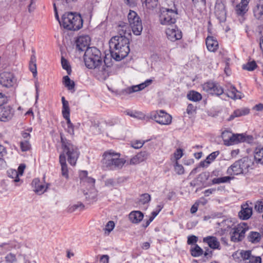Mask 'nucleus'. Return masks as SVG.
<instances>
[{"instance_id":"f257e3e1","label":"nucleus","mask_w":263,"mask_h":263,"mask_svg":"<svg viewBox=\"0 0 263 263\" xmlns=\"http://www.w3.org/2000/svg\"><path fill=\"white\" fill-rule=\"evenodd\" d=\"M100 51L95 47L87 48L85 52L84 60L86 66L89 69H94L96 73L102 78L108 76V68L106 60L102 61Z\"/></svg>"},{"instance_id":"f03ea898","label":"nucleus","mask_w":263,"mask_h":263,"mask_svg":"<svg viewBox=\"0 0 263 263\" xmlns=\"http://www.w3.org/2000/svg\"><path fill=\"white\" fill-rule=\"evenodd\" d=\"M127 18L128 24L124 22H120L117 27L118 36H126V34L130 35L131 30L135 35H140L143 30L141 19L134 11L130 10Z\"/></svg>"},{"instance_id":"7ed1b4c3","label":"nucleus","mask_w":263,"mask_h":263,"mask_svg":"<svg viewBox=\"0 0 263 263\" xmlns=\"http://www.w3.org/2000/svg\"><path fill=\"white\" fill-rule=\"evenodd\" d=\"M129 39L126 36L116 35L109 42V50L111 57L117 61L125 58L129 53Z\"/></svg>"},{"instance_id":"20e7f679","label":"nucleus","mask_w":263,"mask_h":263,"mask_svg":"<svg viewBox=\"0 0 263 263\" xmlns=\"http://www.w3.org/2000/svg\"><path fill=\"white\" fill-rule=\"evenodd\" d=\"M60 138L62 152L60 156H64L65 159L67 157L68 163L72 166H75L80 155L78 147L62 133H60Z\"/></svg>"},{"instance_id":"39448f33","label":"nucleus","mask_w":263,"mask_h":263,"mask_svg":"<svg viewBox=\"0 0 263 263\" xmlns=\"http://www.w3.org/2000/svg\"><path fill=\"white\" fill-rule=\"evenodd\" d=\"M61 27L69 30H78L83 26V20L80 14L73 12L65 13L60 22Z\"/></svg>"},{"instance_id":"423d86ee","label":"nucleus","mask_w":263,"mask_h":263,"mask_svg":"<svg viewBox=\"0 0 263 263\" xmlns=\"http://www.w3.org/2000/svg\"><path fill=\"white\" fill-rule=\"evenodd\" d=\"M120 154L112 150L106 152L103 154L102 163L104 167L110 170L121 169L126 163V160L120 158Z\"/></svg>"},{"instance_id":"0eeeda50","label":"nucleus","mask_w":263,"mask_h":263,"mask_svg":"<svg viewBox=\"0 0 263 263\" xmlns=\"http://www.w3.org/2000/svg\"><path fill=\"white\" fill-rule=\"evenodd\" d=\"M178 15V9L172 2V6L168 8L162 7L160 10L159 21L161 25L171 26L175 24Z\"/></svg>"},{"instance_id":"6e6552de","label":"nucleus","mask_w":263,"mask_h":263,"mask_svg":"<svg viewBox=\"0 0 263 263\" xmlns=\"http://www.w3.org/2000/svg\"><path fill=\"white\" fill-rule=\"evenodd\" d=\"M253 163L248 157H243L236 161L227 171V174L229 175H238L246 174L249 168L252 166Z\"/></svg>"},{"instance_id":"1a4fd4ad","label":"nucleus","mask_w":263,"mask_h":263,"mask_svg":"<svg viewBox=\"0 0 263 263\" xmlns=\"http://www.w3.org/2000/svg\"><path fill=\"white\" fill-rule=\"evenodd\" d=\"M249 230L247 223L242 222L232 229L230 235L231 240L234 242H239L244 239L246 232Z\"/></svg>"},{"instance_id":"9d476101","label":"nucleus","mask_w":263,"mask_h":263,"mask_svg":"<svg viewBox=\"0 0 263 263\" xmlns=\"http://www.w3.org/2000/svg\"><path fill=\"white\" fill-rule=\"evenodd\" d=\"M221 137L224 145L229 146L242 142L246 141V137L243 134H233L229 130H224L221 134Z\"/></svg>"},{"instance_id":"9b49d317","label":"nucleus","mask_w":263,"mask_h":263,"mask_svg":"<svg viewBox=\"0 0 263 263\" xmlns=\"http://www.w3.org/2000/svg\"><path fill=\"white\" fill-rule=\"evenodd\" d=\"M150 118L161 125H169L172 122V116L163 110L151 112Z\"/></svg>"},{"instance_id":"f8f14e48","label":"nucleus","mask_w":263,"mask_h":263,"mask_svg":"<svg viewBox=\"0 0 263 263\" xmlns=\"http://www.w3.org/2000/svg\"><path fill=\"white\" fill-rule=\"evenodd\" d=\"M61 100L62 102V114L63 117L66 120V130L70 135L73 136L74 134V125L71 122L70 119V108L68 102L65 100L64 97H62Z\"/></svg>"},{"instance_id":"ddd939ff","label":"nucleus","mask_w":263,"mask_h":263,"mask_svg":"<svg viewBox=\"0 0 263 263\" xmlns=\"http://www.w3.org/2000/svg\"><path fill=\"white\" fill-rule=\"evenodd\" d=\"M202 88L205 91L216 96H220L223 93V89L220 85L213 82L204 83Z\"/></svg>"},{"instance_id":"4468645a","label":"nucleus","mask_w":263,"mask_h":263,"mask_svg":"<svg viewBox=\"0 0 263 263\" xmlns=\"http://www.w3.org/2000/svg\"><path fill=\"white\" fill-rule=\"evenodd\" d=\"M240 255L243 263H261V257L253 255L251 250H241Z\"/></svg>"},{"instance_id":"2eb2a0df","label":"nucleus","mask_w":263,"mask_h":263,"mask_svg":"<svg viewBox=\"0 0 263 263\" xmlns=\"http://www.w3.org/2000/svg\"><path fill=\"white\" fill-rule=\"evenodd\" d=\"M16 80L11 72H4L0 73V83L6 87L13 86L16 83Z\"/></svg>"},{"instance_id":"dca6fc26","label":"nucleus","mask_w":263,"mask_h":263,"mask_svg":"<svg viewBox=\"0 0 263 263\" xmlns=\"http://www.w3.org/2000/svg\"><path fill=\"white\" fill-rule=\"evenodd\" d=\"M14 115V110L9 105H0V121L7 122Z\"/></svg>"},{"instance_id":"f3484780","label":"nucleus","mask_w":263,"mask_h":263,"mask_svg":"<svg viewBox=\"0 0 263 263\" xmlns=\"http://www.w3.org/2000/svg\"><path fill=\"white\" fill-rule=\"evenodd\" d=\"M167 39L172 42L180 40L182 38V32L176 26H171L166 30Z\"/></svg>"},{"instance_id":"a211bd4d","label":"nucleus","mask_w":263,"mask_h":263,"mask_svg":"<svg viewBox=\"0 0 263 263\" xmlns=\"http://www.w3.org/2000/svg\"><path fill=\"white\" fill-rule=\"evenodd\" d=\"M90 42V39L88 35H82L78 37L76 40L77 49L83 51L89 48L88 46Z\"/></svg>"},{"instance_id":"6ab92c4d","label":"nucleus","mask_w":263,"mask_h":263,"mask_svg":"<svg viewBox=\"0 0 263 263\" xmlns=\"http://www.w3.org/2000/svg\"><path fill=\"white\" fill-rule=\"evenodd\" d=\"M88 173L86 171H82L80 173V178L81 183L83 185L89 186L90 188L95 186V180L91 177H88Z\"/></svg>"},{"instance_id":"aec40b11","label":"nucleus","mask_w":263,"mask_h":263,"mask_svg":"<svg viewBox=\"0 0 263 263\" xmlns=\"http://www.w3.org/2000/svg\"><path fill=\"white\" fill-rule=\"evenodd\" d=\"M203 242L208 244L209 247L214 250H220V244L218 239L213 236H208L203 238Z\"/></svg>"},{"instance_id":"412c9836","label":"nucleus","mask_w":263,"mask_h":263,"mask_svg":"<svg viewBox=\"0 0 263 263\" xmlns=\"http://www.w3.org/2000/svg\"><path fill=\"white\" fill-rule=\"evenodd\" d=\"M148 156V153L146 151L141 152L132 157L128 164L136 165L146 160Z\"/></svg>"},{"instance_id":"4be33fe9","label":"nucleus","mask_w":263,"mask_h":263,"mask_svg":"<svg viewBox=\"0 0 263 263\" xmlns=\"http://www.w3.org/2000/svg\"><path fill=\"white\" fill-rule=\"evenodd\" d=\"M152 82L153 80L152 79H147L144 82L142 83L139 85H134L127 88L125 90V91L128 93H131L141 90L150 85L152 83Z\"/></svg>"},{"instance_id":"5701e85b","label":"nucleus","mask_w":263,"mask_h":263,"mask_svg":"<svg viewBox=\"0 0 263 263\" xmlns=\"http://www.w3.org/2000/svg\"><path fill=\"white\" fill-rule=\"evenodd\" d=\"M152 82L153 80L152 79H147L144 82L142 83L139 85H134L127 88L125 90V91L128 93H131L141 90L150 85L152 83Z\"/></svg>"},{"instance_id":"b1692460","label":"nucleus","mask_w":263,"mask_h":263,"mask_svg":"<svg viewBox=\"0 0 263 263\" xmlns=\"http://www.w3.org/2000/svg\"><path fill=\"white\" fill-rule=\"evenodd\" d=\"M32 185L34 188L33 191L39 195L43 194L47 189V186H45L37 178L33 180Z\"/></svg>"},{"instance_id":"393cba45","label":"nucleus","mask_w":263,"mask_h":263,"mask_svg":"<svg viewBox=\"0 0 263 263\" xmlns=\"http://www.w3.org/2000/svg\"><path fill=\"white\" fill-rule=\"evenodd\" d=\"M250 0H241L240 3L235 7V11L239 15H243L248 10V4Z\"/></svg>"},{"instance_id":"a878e982","label":"nucleus","mask_w":263,"mask_h":263,"mask_svg":"<svg viewBox=\"0 0 263 263\" xmlns=\"http://www.w3.org/2000/svg\"><path fill=\"white\" fill-rule=\"evenodd\" d=\"M206 46L208 50L210 52H215L218 47L217 41L213 36H208L206 41Z\"/></svg>"},{"instance_id":"bb28decb","label":"nucleus","mask_w":263,"mask_h":263,"mask_svg":"<svg viewBox=\"0 0 263 263\" xmlns=\"http://www.w3.org/2000/svg\"><path fill=\"white\" fill-rule=\"evenodd\" d=\"M252 214V208L246 204L242 206V209L239 213V216L243 220H247L251 216Z\"/></svg>"},{"instance_id":"cd10ccee","label":"nucleus","mask_w":263,"mask_h":263,"mask_svg":"<svg viewBox=\"0 0 263 263\" xmlns=\"http://www.w3.org/2000/svg\"><path fill=\"white\" fill-rule=\"evenodd\" d=\"M143 214L139 211H132L129 214V219L133 223H139L143 219Z\"/></svg>"},{"instance_id":"c85d7f7f","label":"nucleus","mask_w":263,"mask_h":263,"mask_svg":"<svg viewBox=\"0 0 263 263\" xmlns=\"http://www.w3.org/2000/svg\"><path fill=\"white\" fill-rule=\"evenodd\" d=\"M253 14L257 20L263 21V1H260L254 7Z\"/></svg>"},{"instance_id":"c756f323","label":"nucleus","mask_w":263,"mask_h":263,"mask_svg":"<svg viewBox=\"0 0 263 263\" xmlns=\"http://www.w3.org/2000/svg\"><path fill=\"white\" fill-rule=\"evenodd\" d=\"M88 187V192L84 191V194L85 196V198L89 202H92L96 200L97 196V192L96 190L94 188L95 186L92 187Z\"/></svg>"},{"instance_id":"7c9ffc66","label":"nucleus","mask_w":263,"mask_h":263,"mask_svg":"<svg viewBox=\"0 0 263 263\" xmlns=\"http://www.w3.org/2000/svg\"><path fill=\"white\" fill-rule=\"evenodd\" d=\"M59 162L61 166V173L62 175L65 177L66 179H68L69 177L68 176V169L67 164L66 163V159H65L64 156H59Z\"/></svg>"},{"instance_id":"2f4dec72","label":"nucleus","mask_w":263,"mask_h":263,"mask_svg":"<svg viewBox=\"0 0 263 263\" xmlns=\"http://www.w3.org/2000/svg\"><path fill=\"white\" fill-rule=\"evenodd\" d=\"M250 112L248 108H241L235 110L233 113L230 116L229 120H233L236 117H241L248 115Z\"/></svg>"},{"instance_id":"473e14b6","label":"nucleus","mask_w":263,"mask_h":263,"mask_svg":"<svg viewBox=\"0 0 263 263\" xmlns=\"http://www.w3.org/2000/svg\"><path fill=\"white\" fill-rule=\"evenodd\" d=\"M260 234L257 232L251 231L247 236L248 241L252 243H257L260 241Z\"/></svg>"},{"instance_id":"72a5a7b5","label":"nucleus","mask_w":263,"mask_h":263,"mask_svg":"<svg viewBox=\"0 0 263 263\" xmlns=\"http://www.w3.org/2000/svg\"><path fill=\"white\" fill-rule=\"evenodd\" d=\"M227 95L233 99H241L242 97L241 93L233 86H231L229 87L227 91Z\"/></svg>"},{"instance_id":"f704fd0d","label":"nucleus","mask_w":263,"mask_h":263,"mask_svg":"<svg viewBox=\"0 0 263 263\" xmlns=\"http://www.w3.org/2000/svg\"><path fill=\"white\" fill-rule=\"evenodd\" d=\"M190 253L192 256L197 257L203 254V250L197 244H195L191 247Z\"/></svg>"},{"instance_id":"c9c22d12","label":"nucleus","mask_w":263,"mask_h":263,"mask_svg":"<svg viewBox=\"0 0 263 263\" xmlns=\"http://www.w3.org/2000/svg\"><path fill=\"white\" fill-rule=\"evenodd\" d=\"M254 159L256 162L263 164V147H257L255 149Z\"/></svg>"},{"instance_id":"e433bc0d","label":"nucleus","mask_w":263,"mask_h":263,"mask_svg":"<svg viewBox=\"0 0 263 263\" xmlns=\"http://www.w3.org/2000/svg\"><path fill=\"white\" fill-rule=\"evenodd\" d=\"M142 5L148 9H153L155 8L158 3V0H141Z\"/></svg>"},{"instance_id":"4c0bfd02","label":"nucleus","mask_w":263,"mask_h":263,"mask_svg":"<svg viewBox=\"0 0 263 263\" xmlns=\"http://www.w3.org/2000/svg\"><path fill=\"white\" fill-rule=\"evenodd\" d=\"M187 98L191 101L197 102L201 100V95L195 91H190L187 95Z\"/></svg>"},{"instance_id":"58836bf2","label":"nucleus","mask_w":263,"mask_h":263,"mask_svg":"<svg viewBox=\"0 0 263 263\" xmlns=\"http://www.w3.org/2000/svg\"><path fill=\"white\" fill-rule=\"evenodd\" d=\"M29 69L32 72L34 77L37 75L36 64V58L34 55L31 57L30 61L29 63Z\"/></svg>"},{"instance_id":"ea45409f","label":"nucleus","mask_w":263,"mask_h":263,"mask_svg":"<svg viewBox=\"0 0 263 263\" xmlns=\"http://www.w3.org/2000/svg\"><path fill=\"white\" fill-rule=\"evenodd\" d=\"M63 83L65 87L69 90L74 89L75 84L73 81H71L68 76L63 77Z\"/></svg>"},{"instance_id":"a19ab883","label":"nucleus","mask_w":263,"mask_h":263,"mask_svg":"<svg viewBox=\"0 0 263 263\" xmlns=\"http://www.w3.org/2000/svg\"><path fill=\"white\" fill-rule=\"evenodd\" d=\"M232 179L233 177L230 176L215 178L212 180V183L213 184H220L222 183L229 182Z\"/></svg>"},{"instance_id":"79ce46f5","label":"nucleus","mask_w":263,"mask_h":263,"mask_svg":"<svg viewBox=\"0 0 263 263\" xmlns=\"http://www.w3.org/2000/svg\"><path fill=\"white\" fill-rule=\"evenodd\" d=\"M80 209V210H83L84 209V205L81 202H78L76 204L69 205L68 208V212L72 213L76 211L77 209Z\"/></svg>"},{"instance_id":"37998d69","label":"nucleus","mask_w":263,"mask_h":263,"mask_svg":"<svg viewBox=\"0 0 263 263\" xmlns=\"http://www.w3.org/2000/svg\"><path fill=\"white\" fill-rule=\"evenodd\" d=\"M61 64L64 69L67 71L68 74L70 75L71 73V69L69 62L63 57L61 58Z\"/></svg>"},{"instance_id":"c03bdc74","label":"nucleus","mask_w":263,"mask_h":263,"mask_svg":"<svg viewBox=\"0 0 263 263\" xmlns=\"http://www.w3.org/2000/svg\"><path fill=\"white\" fill-rule=\"evenodd\" d=\"M151 199L150 195L147 193L143 194L141 195L139 199V203L142 204L148 203Z\"/></svg>"},{"instance_id":"a18cd8bd","label":"nucleus","mask_w":263,"mask_h":263,"mask_svg":"<svg viewBox=\"0 0 263 263\" xmlns=\"http://www.w3.org/2000/svg\"><path fill=\"white\" fill-rule=\"evenodd\" d=\"M8 175L9 177L14 179V182H17L20 181L19 175L17 171L10 170L8 171Z\"/></svg>"},{"instance_id":"49530a36","label":"nucleus","mask_w":263,"mask_h":263,"mask_svg":"<svg viewBox=\"0 0 263 263\" xmlns=\"http://www.w3.org/2000/svg\"><path fill=\"white\" fill-rule=\"evenodd\" d=\"M193 5L195 7L201 9L206 5V0H192Z\"/></svg>"},{"instance_id":"de8ad7c7","label":"nucleus","mask_w":263,"mask_h":263,"mask_svg":"<svg viewBox=\"0 0 263 263\" xmlns=\"http://www.w3.org/2000/svg\"><path fill=\"white\" fill-rule=\"evenodd\" d=\"M6 263H14L16 261V255L12 253L8 254L5 256Z\"/></svg>"},{"instance_id":"09e8293b","label":"nucleus","mask_w":263,"mask_h":263,"mask_svg":"<svg viewBox=\"0 0 263 263\" xmlns=\"http://www.w3.org/2000/svg\"><path fill=\"white\" fill-rule=\"evenodd\" d=\"M256 66L257 65L255 62L252 61L248 62L247 64L244 65L243 66V68L248 71H253L256 68Z\"/></svg>"},{"instance_id":"8fccbe9b","label":"nucleus","mask_w":263,"mask_h":263,"mask_svg":"<svg viewBox=\"0 0 263 263\" xmlns=\"http://www.w3.org/2000/svg\"><path fill=\"white\" fill-rule=\"evenodd\" d=\"M21 148L22 151L26 152L29 151L31 148V145L29 143V141L27 140H25L22 141L20 143Z\"/></svg>"},{"instance_id":"3c124183","label":"nucleus","mask_w":263,"mask_h":263,"mask_svg":"<svg viewBox=\"0 0 263 263\" xmlns=\"http://www.w3.org/2000/svg\"><path fill=\"white\" fill-rule=\"evenodd\" d=\"M219 151L214 152L210 154L209 155H208L206 158V159L207 160H209L210 164L212 161H213L216 159V158L219 155Z\"/></svg>"},{"instance_id":"603ef678","label":"nucleus","mask_w":263,"mask_h":263,"mask_svg":"<svg viewBox=\"0 0 263 263\" xmlns=\"http://www.w3.org/2000/svg\"><path fill=\"white\" fill-rule=\"evenodd\" d=\"M144 143V141L136 140L132 142V146L135 149H138L142 147Z\"/></svg>"},{"instance_id":"864d4df0","label":"nucleus","mask_w":263,"mask_h":263,"mask_svg":"<svg viewBox=\"0 0 263 263\" xmlns=\"http://www.w3.org/2000/svg\"><path fill=\"white\" fill-rule=\"evenodd\" d=\"M13 247L12 245L8 242V243H3L0 245V248L2 249V251H7L11 250Z\"/></svg>"},{"instance_id":"5fc2aeb1","label":"nucleus","mask_w":263,"mask_h":263,"mask_svg":"<svg viewBox=\"0 0 263 263\" xmlns=\"http://www.w3.org/2000/svg\"><path fill=\"white\" fill-rule=\"evenodd\" d=\"M115 227V223L112 221H109L106 226H105V233L107 232V234H108Z\"/></svg>"},{"instance_id":"6e6d98bb","label":"nucleus","mask_w":263,"mask_h":263,"mask_svg":"<svg viewBox=\"0 0 263 263\" xmlns=\"http://www.w3.org/2000/svg\"><path fill=\"white\" fill-rule=\"evenodd\" d=\"M198 241V237L195 235L189 236L187 243L189 245H195Z\"/></svg>"},{"instance_id":"4d7b16f0","label":"nucleus","mask_w":263,"mask_h":263,"mask_svg":"<svg viewBox=\"0 0 263 263\" xmlns=\"http://www.w3.org/2000/svg\"><path fill=\"white\" fill-rule=\"evenodd\" d=\"M175 171L179 175H181L184 173V168L183 166L179 164L177 162H176L175 165Z\"/></svg>"},{"instance_id":"13d9d810","label":"nucleus","mask_w":263,"mask_h":263,"mask_svg":"<svg viewBox=\"0 0 263 263\" xmlns=\"http://www.w3.org/2000/svg\"><path fill=\"white\" fill-rule=\"evenodd\" d=\"M254 208L256 211L262 213L263 212V202L259 201L256 202Z\"/></svg>"},{"instance_id":"bf43d9fd","label":"nucleus","mask_w":263,"mask_h":263,"mask_svg":"<svg viewBox=\"0 0 263 263\" xmlns=\"http://www.w3.org/2000/svg\"><path fill=\"white\" fill-rule=\"evenodd\" d=\"M196 107L192 105V104H190L188 105L186 109V112L189 115H192L195 112Z\"/></svg>"},{"instance_id":"052dcab7","label":"nucleus","mask_w":263,"mask_h":263,"mask_svg":"<svg viewBox=\"0 0 263 263\" xmlns=\"http://www.w3.org/2000/svg\"><path fill=\"white\" fill-rule=\"evenodd\" d=\"M174 155L176 160L180 159L183 155L182 150L180 148L177 149Z\"/></svg>"},{"instance_id":"680f3d73","label":"nucleus","mask_w":263,"mask_h":263,"mask_svg":"<svg viewBox=\"0 0 263 263\" xmlns=\"http://www.w3.org/2000/svg\"><path fill=\"white\" fill-rule=\"evenodd\" d=\"M115 184V180L112 178H109L105 181V185L106 186H114Z\"/></svg>"},{"instance_id":"e2e57ef3","label":"nucleus","mask_w":263,"mask_h":263,"mask_svg":"<svg viewBox=\"0 0 263 263\" xmlns=\"http://www.w3.org/2000/svg\"><path fill=\"white\" fill-rule=\"evenodd\" d=\"M124 2L130 7L136 5L138 0H124Z\"/></svg>"},{"instance_id":"0e129e2a","label":"nucleus","mask_w":263,"mask_h":263,"mask_svg":"<svg viewBox=\"0 0 263 263\" xmlns=\"http://www.w3.org/2000/svg\"><path fill=\"white\" fill-rule=\"evenodd\" d=\"M109 256L107 255H103L100 257V261L102 263H109Z\"/></svg>"},{"instance_id":"69168bd1","label":"nucleus","mask_w":263,"mask_h":263,"mask_svg":"<svg viewBox=\"0 0 263 263\" xmlns=\"http://www.w3.org/2000/svg\"><path fill=\"white\" fill-rule=\"evenodd\" d=\"M7 155V150L6 148L0 145V157H4Z\"/></svg>"},{"instance_id":"338daca9","label":"nucleus","mask_w":263,"mask_h":263,"mask_svg":"<svg viewBox=\"0 0 263 263\" xmlns=\"http://www.w3.org/2000/svg\"><path fill=\"white\" fill-rule=\"evenodd\" d=\"M216 191L215 189H209L204 191L203 193L205 196H209L210 195L214 193Z\"/></svg>"},{"instance_id":"774afa93","label":"nucleus","mask_w":263,"mask_h":263,"mask_svg":"<svg viewBox=\"0 0 263 263\" xmlns=\"http://www.w3.org/2000/svg\"><path fill=\"white\" fill-rule=\"evenodd\" d=\"M25 165L24 164H21L18 167V171H17L18 173V175H22L25 168Z\"/></svg>"}]
</instances>
